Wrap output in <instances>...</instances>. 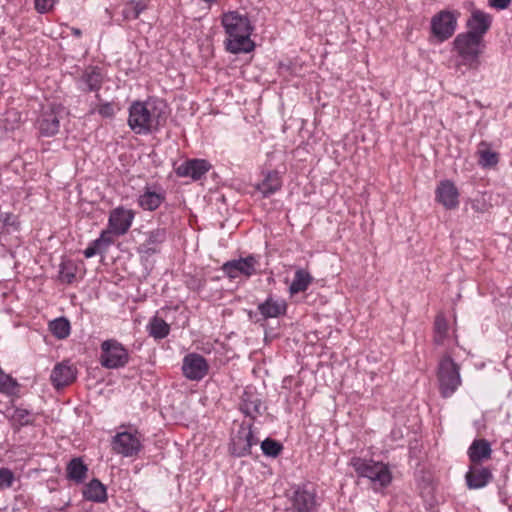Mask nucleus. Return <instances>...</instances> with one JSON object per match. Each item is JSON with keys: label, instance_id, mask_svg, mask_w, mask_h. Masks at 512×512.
<instances>
[{"label": "nucleus", "instance_id": "obj_5", "mask_svg": "<svg viewBox=\"0 0 512 512\" xmlns=\"http://www.w3.org/2000/svg\"><path fill=\"white\" fill-rule=\"evenodd\" d=\"M438 380L443 397H450L461 384L459 367L449 356L439 363Z\"/></svg>", "mask_w": 512, "mask_h": 512}, {"label": "nucleus", "instance_id": "obj_29", "mask_svg": "<svg viewBox=\"0 0 512 512\" xmlns=\"http://www.w3.org/2000/svg\"><path fill=\"white\" fill-rule=\"evenodd\" d=\"M312 281L313 277L308 271L302 268L297 269L295 271L293 281L289 286L290 294L295 295L300 292L306 291L309 285L312 283Z\"/></svg>", "mask_w": 512, "mask_h": 512}, {"label": "nucleus", "instance_id": "obj_31", "mask_svg": "<svg viewBox=\"0 0 512 512\" xmlns=\"http://www.w3.org/2000/svg\"><path fill=\"white\" fill-rule=\"evenodd\" d=\"M66 472L68 479L73 480L76 483H82L87 476L88 468L81 458H73L68 463Z\"/></svg>", "mask_w": 512, "mask_h": 512}, {"label": "nucleus", "instance_id": "obj_24", "mask_svg": "<svg viewBox=\"0 0 512 512\" xmlns=\"http://www.w3.org/2000/svg\"><path fill=\"white\" fill-rule=\"evenodd\" d=\"M113 243L114 238L111 231L103 230L100 236L88 245L83 254L86 258H91L96 254H104Z\"/></svg>", "mask_w": 512, "mask_h": 512}, {"label": "nucleus", "instance_id": "obj_44", "mask_svg": "<svg viewBox=\"0 0 512 512\" xmlns=\"http://www.w3.org/2000/svg\"><path fill=\"white\" fill-rule=\"evenodd\" d=\"M97 112L103 118H112L115 115L114 105L111 102H105L98 106Z\"/></svg>", "mask_w": 512, "mask_h": 512}, {"label": "nucleus", "instance_id": "obj_14", "mask_svg": "<svg viewBox=\"0 0 512 512\" xmlns=\"http://www.w3.org/2000/svg\"><path fill=\"white\" fill-rule=\"evenodd\" d=\"M166 199V192L158 186L146 185L138 196L137 203L144 211H155Z\"/></svg>", "mask_w": 512, "mask_h": 512}, {"label": "nucleus", "instance_id": "obj_8", "mask_svg": "<svg viewBox=\"0 0 512 512\" xmlns=\"http://www.w3.org/2000/svg\"><path fill=\"white\" fill-rule=\"evenodd\" d=\"M458 13L442 10L431 18L430 29L432 35L439 41L448 40L456 31Z\"/></svg>", "mask_w": 512, "mask_h": 512}, {"label": "nucleus", "instance_id": "obj_20", "mask_svg": "<svg viewBox=\"0 0 512 512\" xmlns=\"http://www.w3.org/2000/svg\"><path fill=\"white\" fill-rule=\"evenodd\" d=\"M459 192L450 180L441 181L436 189V200L446 209H455L459 205Z\"/></svg>", "mask_w": 512, "mask_h": 512}, {"label": "nucleus", "instance_id": "obj_21", "mask_svg": "<svg viewBox=\"0 0 512 512\" xmlns=\"http://www.w3.org/2000/svg\"><path fill=\"white\" fill-rule=\"evenodd\" d=\"M167 234V229L163 227L147 232L145 241L139 246V252L149 256L159 253L161 245L167 240Z\"/></svg>", "mask_w": 512, "mask_h": 512}, {"label": "nucleus", "instance_id": "obj_46", "mask_svg": "<svg viewBox=\"0 0 512 512\" xmlns=\"http://www.w3.org/2000/svg\"><path fill=\"white\" fill-rule=\"evenodd\" d=\"M510 2L511 0H488L489 5L498 10L506 9Z\"/></svg>", "mask_w": 512, "mask_h": 512}, {"label": "nucleus", "instance_id": "obj_1", "mask_svg": "<svg viewBox=\"0 0 512 512\" xmlns=\"http://www.w3.org/2000/svg\"><path fill=\"white\" fill-rule=\"evenodd\" d=\"M168 112L164 101H134L129 107L128 126L139 135L158 131L166 124Z\"/></svg>", "mask_w": 512, "mask_h": 512}, {"label": "nucleus", "instance_id": "obj_27", "mask_svg": "<svg viewBox=\"0 0 512 512\" xmlns=\"http://www.w3.org/2000/svg\"><path fill=\"white\" fill-rule=\"evenodd\" d=\"M83 496L86 500L95 503H104L107 501V489L98 479H92L83 490Z\"/></svg>", "mask_w": 512, "mask_h": 512}, {"label": "nucleus", "instance_id": "obj_4", "mask_svg": "<svg viewBox=\"0 0 512 512\" xmlns=\"http://www.w3.org/2000/svg\"><path fill=\"white\" fill-rule=\"evenodd\" d=\"M292 512H317L319 502L312 484L293 486L287 493Z\"/></svg>", "mask_w": 512, "mask_h": 512}, {"label": "nucleus", "instance_id": "obj_41", "mask_svg": "<svg viewBox=\"0 0 512 512\" xmlns=\"http://www.w3.org/2000/svg\"><path fill=\"white\" fill-rule=\"evenodd\" d=\"M434 329H435V342L437 344H442L444 339L446 338L447 332H448V323L443 315H438L435 318Z\"/></svg>", "mask_w": 512, "mask_h": 512}, {"label": "nucleus", "instance_id": "obj_17", "mask_svg": "<svg viewBox=\"0 0 512 512\" xmlns=\"http://www.w3.org/2000/svg\"><path fill=\"white\" fill-rule=\"evenodd\" d=\"M211 169V164L205 159H189L181 163L175 172L179 177H190L199 180Z\"/></svg>", "mask_w": 512, "mask_h": 512}, {"label": "nucleus", "instance_id": "obj_38", "mask_svg": "<svg viewBox=\"0 0 512 512\" xmlns=\"http://www.w3.org/2000/svg\"><path fill=\"white\" fill-rule=\"evenodd\" d=\"M369 480L381 488L387 487L392 481V474L388 465L383 463V469H377Z\"/></svg>", "mask_w": 512, "mask_h": 512}, {"label": "nucleus", "instance_id": "obj_23", "mask_svg": "<svg viewBox=\"0 0 512 512\" xmlns=\"http://www.w3.org/2000/svg\"><path fill=\"white\" fill-rule=\"evenodd\" d=\"M257 309L262 319L266 320L284 315L287 310V304L284 300L275 299L270 295L264 302L258 305Z\"/></svg>", "mask_w": 512, "mask_h": 512}, {"label": "nucleus", "instance_id": "obj_22", "mask_svg": "<svg viewBox=\"0 0 512 512\" xmlns=\"http://www.w3.org/2000/svg\"><path fill=\"white\" fill-rule=\"evenodd\" d=\"M492 478L491 470L478 464L471 465L465 475L466 484L469 489H481L485 487Z\"/></svg>", "mask_w": 512, "mask_h": 512}, {"label": "nucleus", "instance_id": "obj_13", "mask_svg": "<svg viewBox=\"0 0 512 512\" xmlns=\"http://www.w3.org/2000/svg\"><path fill=\"white\" fill-rule=\"evenodd\" d=\"M133 219L132 210L117 207L110 212L107 231H111L112 235H124L131 227Z\"/></svg>", "mask_w": 512, "mask_h": 512}, {"label": "nucleus", "instance_id": "obj_48", "mask_svg": "<svg viewBox=\"0 0 512 512\" xmlns=\"http://www.w3.org/2000/svg\"><path fill=\"white\" fill-rule=\"evenodd\" d=\"M472 208L476 211H480V208H477V204L476 203H473L472 204Z\"/></svg>", "mask_w": 512, "mask_h": 512}, {"label": "nucleus", "instance_id": "obj_42", "mask_svg": "<svg viewBox=\"0 0 512 512\" xmlns=\"http://www.w3.org/2000/svg\"><path fill=\"white\" fill-rule=\"evenodd\" d=\"M15 481V476L9 468L0 469V490L10 488Z\"/></svg>", "mask_w": 512, "mask_h": 512}, {"label": "nucleus", "instance_id": "obj_40", "mask_svg": "<svg viewBox=\"0 0 512 512\" xmlns=\"http://www.w3.org/2000/svg\"><path fill=\"white\" fill-rule=\"evenodd\" d=\"M19 384L10 375L0 376V392L8 396H15L18 393Z\"/></svg>", "mask_w": 512, "mask_h": 512}, {"label": "nucleus", "instance_id": "obj_30", "mask_svg": "<svg viewBox=\"0 0 512 512\" xmlns=\"http://www.w3.org/2000/svg\"><path fill=\"white\" fill-rule=\"evenodd\" d=\"M477 154L479 155L478 163L483 168L494 167L499 162V154L493 151L485 141L479 144Z\"/></svg>", "mask_w": 512, "mask_h": 512}, {"label": "nucleus", "instance_id": "obj_11", "mask_svg": "<svg viewBox=\"0 0 512 512\" xmlns=\"http://www.w3.org/2000/svg\"><path fill=\"white\" fill-rule=\"evenodd\" d=\"M62 112L63 108L61 106L49 105L43 107L37 119V128L42 136L51 137L58 133Z\"/></svg>", "mask_w": 512, "mask_h": 512}, {"label": "nucleus", "instance_id": "obj_32", "mask_svg": "<svg viewBox=\"0 0 512 512\" xmlns=\"http://www.w3.org/2000/svg\"><path fill=\"white\" fill-rule=\"evenodd\" d=\"M8 418L15 431H19L24 426L32 425L34 422L32 412L23 408H15L13 414Z\"/></svg>", "mask_w": 512, "mask_h": 512}, {"label": "nucleus", "instance_id": "obj_15", "mask_svg": "<svg viewBox=\"0 0 512 512\" xmlns=\"http://www.w3.org/2000/svg\"><path fill=\"white\" fill-rule=\"evenodd\" d=\"M492 24V16L481 10H474L466 22L468 31L476 39L484 40V35L489 31Z\"/></svg>", "mask_w": 512, "mask_h": 512}, {"label": "nucleus", "instance_id": "obj_34", "mask_svg": "<svg viewBox=\"0 0 512 512\" xmlns=\"http://www.w3.org/2000/svg\"><path fill=\"white\" fill-rule=\"evenodd\" d=\"M49 330L58 339H65L70 335V322L65 317H59L49 323Z\"/></svg>", "mask_w": 512, "mask_h": 512}, {"label": "nucleus", "instance_id": "obj_47", "mask_svg": "<svg viewBox=\"0 0 512 512\" xmlns=\"http://www.w3.org/2000/svg\"><path fill=\"white\" fill-rule=\"evenodd\" d=\"M71 33H72L75 37H77V38L81 37V35H82V31H81L79 28H75V27H72V28H71Z\"/></svg>", "mask_w": 512, "mask_h": 512}, {"label": "nucleus", "instance_id": "obj_16", "mask_svg": "<svg viewBox=\"0 0 512 512\" xmlns=\"http://www.w3.org/2000/svg\"><path fill=\"white\" fill-rule=\"evenodd\" d=\"M261 407L262 400L259 394L253 388H246L240 398L239 410L253 423L256 417L261 415Z\"/></svg>", "mask_w": 512, "mask_h": 512}, {"label": "nucleus", "instance_id": "obj_19", "mask_svg": "<svg viewBox=\"0 0 512 512\" xmlns=\"http://www.w3.org/2000/svg\"><path fill=\"white\" fill-rule=\"evenodd\" d=\"M102 73L100 68L89 66L77 80L78 88L83 92H98L102 86Z\"/></svg>", "mask_w": 512, "mask_h": 512}, {"label": "nucleus", "instance_id": "obj_9", "mask_svg": "<svg viewBox=\"0 0 512 512\" xmlns=\"http://www.w3.org/2000/svg\"><path fill=\"white\" fill-rule=\"evenodd\" d=\"M111 445L114 452L124 457L136 456L143 447L141 434L137 430L118 432L112 438Z\"/></svg>", "mask_w": 512, "mask_h": 512}, {"label": "nucleus", "instance_id": "obj_18", "mask_svg": "<svg viewBox=\"0 0 512 512\" xmlns=\"http://www.w3.org/2000/svg\"><path fill=\"white\" fill-rule=\"evenodd\" d=\"M77 375V370L72 365L68 364V362H62L55 365L53 368L50 380L54 388L61 389L70 385L75 379Z\"/></svg>", "mask_w": 512, "mask_h": 512}, {"label": "nucleus", "instance_id": "obj_26", "mask_svg": "<svg viewBox=\"0 0 512 512\" xmlns=\"http://www.w3.org/2000/svg\"><path fill=\"white\" fill-rule=\"evenodd\" d=\"M350 465L354 468L355 472L360 477L370 479L377 469H383L382 462H375L360 457H353L350 460Z\"/></svg>", "mask_w": 512, "mask_h": 512}, {"label": "nucleus", "instance_id": "obj_25", "mask_svg": "<svg viewBox=\"0 0 512 512\" xmlns=\"http://www.w3.org/2000/svg\"><path fill=\"white\" fill-rule=\"evenodd\" d=\"M492 449L486 439H475L468 449V456L472 464H480L482 461L490 459Z\"/></svg>", "mask_w": 512, "mask_h": 512}, {"label": "nucleus", "instance_id": "obj_7", "mask_svg": "<svg viewBox=\"0 0 512 512\" xmlns=\"http://www.w3.org/2000/svg\"><path fill=\"white\" fill-rule=\"evenodd\" d=\"M129 361L128 351L117 340H105L101 344L100 363L107 369L124 367Z\"/></svg>", "mask_w": 512, "mask_h": 512}, {"label": "nucleus", "instance_id": "obj_2", "mask_svg": "<svg viewBox=\"0 0 512 512\" xmlns=\"http://www.w3.org/2000/svg\"><path fill=\"white\" fill-rule=\"evenodd\" d=\"M221 24L228 35L227 51L240 54L249 53L254 49L255 44L250 39L253 26L247 16L237 11H229L222 15Z\"/></svg>", "mask_w": 512, "mask_h": 512}, {"label": "nucleus", "instance_id": "obj_39", "mask_svg": "<svg viewBox=\"0 0 512 512\" xmlns=\"http://www.w3.org/2000/svg\"><path fill=\"white\" fill-rule=\"evenodd\" d=\"M261 450L265 456L275 458L283 450V445L277 440L266 438L261 442Z\"/></svg>", "mask_w": 512, "mask_h": 512}, {"label": "nucleus", "instance_id": "obj_6", "mask_svg": "<svg viewBox=\"0 0 512 512\" xmlns=\"http://www.w3.org/2000/svg\"><path fill=\"white\" fill-rule=\"evenodd\" d=\"M252 422H242L236 432L231 435L229 452L235 457H244L251 453L253 445L258 443L254 436Z\"/></svg>", "mask_w": 512, "mask_h": 512}, {"label": "nucleus", "instance_id": "obj_10", "mask_svg": "<svg viewBox=\"0 0 512 512\" xmlns=\"http://www.w3.org/2000/svg\"><path fill=\"white\" fill-rule=\"evenodd\" d=\"M259 265L258 257L248 255L245 258L233 259L225 262L221 269L230 279H235L240 275L247 278L256 274V267Z\"/></svg>", "mask_w": 512, "mask_h": 512}, {"label": "nucleus", "instance_id": "obj_33", "mask_svg": "<svg viewBox=\"0 0 512 512\" xmlns=\"http://www.w3.org/2000/svg\"><path fill=\"white\" fill-rule=\"evenodd\" d=\"M147 329L150 336L154 337L155 339H163L170 332V326L166 323L165 320L158 316H154L150 320Z\"/></svg>", "mask_w": 512, "mask_h": 512}, {"label": "nucleus", "instance_id": "obj_45", "mask_svg": "<svg viewBox=\"0 0 512 512\" xmlns=\"http://www.w3.org/2000/svg\"><path fill=\"white\" fill-rule=\"evenodd\" d=\"M28 499L24 495H17L15 497V503L13 505V512H20L22 507L27 504Z\"/></svg>", "mask_w": 512, "mask_h": 512}, {"label": "nucleus", "instance_id": "obj_43", "mask_svg": "<svg viewBox=\"0 0 512 512\" xmlns=\"http://www.w3.org/2000/svg\"><path fill=\"white\" fill-rule=\"evenodd\" d=\"M57 0H34L37 12L44 14L49 12L55 5Z\"/></svg>", "mask_w": 512, "mask_h": 512}, {"label": "nucleus", "instance_id": "obj_36", "mask_svg": "<svg viewBox=\"0 0 512 512\" xmlns=\"http://www.w3.org/2000/svg\"><path fill=\"white\" fill-rule=\"evenodd\" d=\"M20 223L18 217L12 213H3L0 215V234L10 233L19 230Z\"/></svg>", "mask_w": 512, "mask_h": 512}, {"label": "nucleus", "instance_id": "obj_49", "mask_svg": "<svg viewBox=\"0 0 512 512\" xmlns=\"http://www.w3.org/2000/svg\"><path fill=\"white\" fill-rule=\"evenodd\" d=\"M249 318H250V319H252V318H253V312H252V311H250V312H249Z\"/></svg>", "mask_w": 512, "mask_h": 512}, {"label": "nucleus", "instance_id": "obj_35", "mask_svg": "<svg viewBox=\"0 0 512 512\" xmlns=\"http://www.w3.org/2000/svg\"><path fill=\"white\" fill-rule=\"evenodd\" d=\"M147 9V3L144 0H129L123 10L122 15L127 20L137 19L140 14Z\"/></svg>", "mask_w": 512, "mask_h": 512}, {"label": "nucleus", "instance_id": "obj_12", "mask_svg": "<svg viewBox=\"0 0 512 512\" xmlns=\"http://www.w3.org/2000/svg\"><path fill=\"white\" fill-rule=\"evenodd\" d=\"M208 363L206 359L197 353H189L183 359L182 371L189 380L199 381L208 373Z\"/></svg>", "mask_w": 512, "mask_h": 512}, {"label": "nucleus", "instance_id": "obj_3", "mask_svg": "<svg viewBox=\"0 0 512 512\" xmlns=\"http://www.w3.org/2000/svg\"><path fill=\"white\" fill-rule=\"evenodd\" d=\"M454 50L460 57L459 65L476 70L480 66V56L486 48L484 40L476 39L471 34L460 33L453 41Z\"/></svg>", "mask_w": 512, "mask_h": 512}, {"label": "nucleus", "instance_id": "obj_50", "mask_svg": "<svg viewBox=\"0 0 512 512\" xmlns=\"http://www.w3.org/2000/svg\"><path fill=\"white\" fill-rule=\"evenodd\" d=\"M96 99L99 101L101 100L100 95L98 93L96 94Z\"/></svg>", "mask_w": 512, "mask_h": 512}, {"label": "nucleus", "instance_id": "obj_37", "mask_svg": "<svg viewBox=\"0 0 512 512\" xmlns=\"http://www.w3.org/2000/svg\"><path fill=\"white\" fill-rule=\"evenodd\" d=\"M77 267L72 261H63L59 266V279L62 282L71 284L76 277Z\"/></svg>", "mask_w": 512, "mask_h": 512}, {"label": "nucleus", "instance_id": "obj_28", "mask_svg": "<svg viewBox=\"0 0 512 512\" xmlns=\"http://www.w3.org/2000/svg\"><path fill=\"white\" fill-rule=\"evenodd\" d=\"M282 187V180L279 172L270 171L266 174L263 181L257 184L256 189L262 193L263 197H269L276 193Z\"/></svg>", "mask_w": 512, "mask_h": 512}]
</instances>
